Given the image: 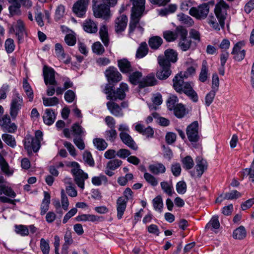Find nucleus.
<instances>
[{
    "label": "nucleus",
    "instance_id": "9b49d317",
    "mask_svg": "<svg viewBox=\"0 0 254 254\" xmlns=\"http://www.w3.org/2000/svg\"><path fill=\"white\" fill-rule=\"evenodd\" d=\"M128 86L126 83H122L120 86L116 91L108 95L107 99L109 100H116L117 99L120 100L124 99L126 97V92L128 91Z\"/></svg>",
    "mask_w": 254,
    "mask_h": 254
},
{
    "label": "nucleus",
    "instance_id": "bf43d9fd",
    "mask_svg": "<svg viewBox=\"0 0 254 254\" xmlns=\"http://www.w3.org/2000/svg\"><path fill=\"white\" fill-rule=\"evenodd\" d=\"M40 249L43 254H49L50 251V246L48 241L42 238L40 240Z\"/></svg>",
    "mask_w": 254,
    "mask_h": 254
},
{
    "label": "nucleus",
    "instance_id": "69168bd1",
    "mask_svg": "<svg viewBox=\"0 0 254 254\" xmlns=\"http://www.w3.org/2000/svg\"><path fill=\"white\" fill-rule=\"evenodd\" d=\"M71 131L75 137L81 136L83 133L82 127L78 124H74L71 127Z\"/></svg>",
    "mask_w": 254,
    "mask_h": 254
},
{
    "label": "nucleus",
    "instance_id": "f257e3e1",
    "mask_svg": "<svg viewBox=\"0 0 254 254\" xmlns=\"http://www.w3.org/2000/svg\"><path fill=\"white\" fill-rule=\"evenodd\" d=\"M229 6L223 0H221L215 5V13L216 18L214 16H209L208 23L215 30H220L224 29L225 20L227 16V10Z\"/></svg>",
    "mask_w": 254,
    "mask_h": 254
},
{
    "label": "nucleus",
    "instance_id": "7c9ffc66",
    "mask_svg": "<svg viewBox=\"0 0 254 254\" xmlns=\"http://www.w3.org/2000/svg\"><path fill=\"white\" fill-rule=\"evenodd\" d=\"M181 163L183 167L186 170L192 169L194 165L193 160L190 156L188 155L181 158Z\"/></svg>",
    "mask_w": 254,
    "mask_h": 254
},
{
    "label": "nucleus",
    "instance_id": "5fc2aeb1",
    "mask_svg": "<svg viewBox=\"0 0 254 254\" xmlns=\"http://www.w3.org/2000/svg\"><path fill=\"white\" fill-rule=\"evenodd\" d=\"M2 139L7 145L12 147L16 145L15 140L11 135L3 134L2 135Z\"/></svg>",
    "mask_w": 254,
    "mask_h": 254
},
{
    "label": "nucleus",
    "instance_id": "13d9d810",
    "mask_svg": "<svg viewBox=\"0 0 254 254\" xmlns=\"http://www.w3.org/2000/svg\"><path fill=\"white\" fill-rule=\"evenodd\" d=\"M223 194L224 199L228 200L237 199L241 196V193L236 190H232Z\"/></svg>",
    "mask_w": 254,
    "mask_h": 254
},
{
    "label": "nucleus",
    "instance_id": "774afa93",
    "mask_svg": "<svg viewBox=\"0 0 254 254\" xmlns=\"http://www.w3.org/2000/svg\"><path fill=\"white\" fill-rule=\"evenodd\" d=\"M172 174L175 177L179 176L182 171L181 165L178 163H176L172 165L171 167Z\"/></svg>",
    "mask_w": 254,
    "mask_h": 254
},
{
    "label": "nucleus",
    "instance_id": "0eeeda50",
    "mask_svg": "<svg viewBox=\"0 0 254 254\" xmlns=\"http://www.w3.org/2000/svg\"><path fill=\"white\" fill-rule=\"evenodd\" d=\"M209 7L207 4L203 3L197 7H191L189 13L198 19H204L209 12Z\"/></svg>",
    "mask_w": 254,
    "mask_h": 254
},
{
    "label": "nucleus",
    "instance_id": "1a4fd4ad",
    "mask_svg": "<svg viewBox=\"0 0 254 254\" xmlns=\"http://www.w3.org/2000/svg\"><path fill=\"white\" fill-rule=\"evenodd\" d=\"M186 133L190 142H196L198 140V123L197 121H194L187 127Z\"/></svg>",
    "mask_w": 254,
    "mask_h": 254
},
{
    "label": "nucleus",
    "instance_id": "cd10ccee",
    "mask_svg": "<svg viewBox=\"0 0 254 254\" xmlns=\"http://www.w3.org/2000/svg\"><path fill=\"white\" fill-rule=\"evenodd\" d=\"M107 106L108 109L114 116H121L123 115L122 109L118 104L115 102H108L107 103Z\"/></svg>",
    "mask_w": 254,
    "mask_h": 254
},
{
    "label": "nucleus",
    "instance_id": "de8ad7c7",
    "mask_svg": "<svg viewBox=\"0 0 254 254\" xmlns=\"http://www.w3.org/2000/svg\"><path fill=\"white\" fill-rule=\"evenodd\" d=\"M0 192H1L0 195L3 193L5 195L11 197H14L16 195L15 193L10 188L4 185L0 186Z\"/></svg>",
    "mask_w": 254,
    "mask_h": 254
},
{
    "label": "nucleus",
    "instance_id": "603ef678",
    "mask_svg": "<svg viewBox=\"0 0 254 254\" xmlns=\"http://www.w3.org/2000/svg\"><path fill=\"white\" fill-rule=\"evenodd\" d=\"M107 182V178L105 175H101L98 177H94L92 179V183L95 186H100L102 184V182L106 183Z\"/></svg>",
    "mask_w": 254,
    "mask_h": 254
},
{
    "label": "nucleus",
    "instance_id": "09e8293b",
    "mask_svg": "<svg viewBox=\"0 0 254 254\" xmlns=\"http://www.w3.org/2000/svg\"><path fill=\"white\" fill-rule=\"evenodd\" d=\"M161 187L163 191L169 196L173 195V187L172 185L169 184L167 182H162L160 183Z\"/></svg>",
    "mask_w": 254,
    "mask_h": 254
},
{
    "label": "nucleus",
    "instance_id": "f03ea898",
    "mask_svg": "<svg viewBox=\"0 0 254 254\" xmlns=\"http://www.w3.org/2000/svg\"><path fill=\"white\" fill-rule=\"evenodd\" d=\"M71 166L73 168L71 172L74 176V180L76 185L82 190L84 189V181L88 176L80 169L79 164L75 162L71 163Z\"/></svg>",
    "mask_w": 254,
    "mask_h": 254
},
{
    "label": "nucleus",
    "instance_id": "a878e982",
    "mask_svg": "<svg viewBox=\"0 0 254 254\" xmlns=\"http://www.w3.org/2000/svg\"><path fill=\"white\" fill-rule=\"evenodd\" d=\"M83 26L84 30L87 32L94 33L97 31L96 24L90 19L86 20Z\"/></svg>",
    "mask_w": 254,
    "mask_h": 254
},
{
    "label": "nucleus",
    "instance_id": "a19ab883",
    "mask_svg": "<svg viewBox=\"0 0 254 254\" xmlns=\"http://www.w3.org/2000/svg\"><path fill=\"white\" fill-rule=\"evenodd\" d=\"M93 143L97 149L99 150H104L108 146L107 143L101 138H95L93 140Z\"/></svg>",
    "mask_w": 254,
    "mask_h": 254
},
{
    "label": "nucleus",
    "instance_id": "423d86ee",
    "mask_svg": "<svg viewBox=\"0 0 254 254\" xmlns=\"http://www.w3.org/2000/svg\"><path fill=\"white\" fill-rule=\"evenodd\" d=\"M176 31L181 36L179 46L183 51H186L190 49L191 44V40L187 38L188 31L181 26L176 28Z\"/></svg>",
    "mask_w": 254,
    "mask_h": 254
},
{
    "label": "nucleus",
    "instance_id": "bb28decb",
    "mask_svg": "<svg viewBox=\"0 0 254 254\" xmlns=\"http://www.w3.org/2000/svg\"><path fill=\"white\" fill-rule=\"evenodd\" d=\"M44 198L41 205V214L44 215L48 210L50 203V194L47 191H44Z\"/></svg>",
    "mask_w": 254,
    "mask_h": 254
},
{
    "label": "nucleus",
    "instance_id": "f3484780",
    "mask_svg": "<svg viewBox=\"0 0 254 254\" xmlns=\"http://www.w3.org/2000/svg\"><path fill=\"white\" fill-rule=\"evenodd\" d=\"M105 75L108 81L118 82L122 79V75L114 67H110L106 70Z\"/></svg>",
    "mask_w": 254,
    "mask_h": 254
},
{
    "label": "nucleus",
    "instance_id": "393cba45",
    "mask_svg": "<svg viewBox=\"0 0 254 254\" xmlns=\"http://www.w3.org/2000/svg\"><path fill=\"white\" fill-rule=\"evenodd\" d=\"M43 118L44 122L46 125H51L55 122L56 115L52 109H47Z\"/></svg>",
    "mask_w": 254,
    "mask_h": 254
},
{
    "label": "nucleus",
    "instance_id": "052dcab7",
    "mask_svg": "<svg viewBox=\"0 0 254 254\" xmlns=\"http://www.w3.org/2000/svg\"><path fill=\"white\" fill-rule=\"evenodd\" d=\"M55 50L57 56L60 60H64L65 58V54L64 53L62 46L60 44L57 43L56 44Z\"/></svg>",
    "mask_w": 254,
    "mask_h": 254
},
{
    "label": "nucleus",
    "instance_id": "6ab92c4d",
    "mask_svg": "<svg viewBox=\"0 0 254 254\" xmlns=\"http://www.w3.org/2000/svg\"><path fill=\"white\" fill-rule=\"evenodd\" d=\"M127 19L126 15H122L115 20V28L117 33L124 31L127 26Z\"/></svg>",
    "mask_w": 254,
    "mask_h": 254
},
{
    "label": "nucleus",
    "instance_id": "79ce46f5",
    "mask_svg": "<svg viewBox=\"0 0 254 254\" xmlns=\"http://www.w3.org/2000/svg\"><path fill=\"white\" fill-rule=\"evenodd\" d=\"M122 164V161L120 160L116 159L110 160L108 162L106 166V169L111 170H115L119 168Z\"/></svg>",
    "mask_w": 254,
    "mask_h": 254
},
{
    "label": "nucleus",
    "instance_id": "473e14b6",
    "mask_svg": "<svg viewBox=\"0 0 254 254\" xmlns=\"http://www.w3.org/2000/svg\"><path fill=\"white\" fill-rule=\"evenodd\" d=\"M246 236V231L243 226H240L235 229L233 234V237L235 239L242 240Z\"/></svg>",
    "mask_w": 254,
    "mask_h": 254
},
{
    "label": "nucleus",
    "instance_id": "a18cd8bd",
    "mask_svg": "<svg viewBox=\"0 0 254 254\" xmlns=\"http://www.w3.org/2000/svg\"><path fill=\"white\" fill-rule=\"evenodd\" d=\"M179 20L184 24L188 26H191L193 23V21L189 16L181 13L178 15Z\"/></svg>",
    "mask_w": 254,
    "mask_h": 254
},
{
    "label": "nucleus",
    "instance_id": "ddd939ff",
    "mask_svg": "<svg viewBox=\"0 0 254 254\" xmlns=\"http://www.w3.org/2000/svg\"><path fill=\"white\" fill-rule=\"evenodd\" d=\"M89 0H79L73 6V11L78 17H82L86 11Z\"/></svg>",
    "mask_w": 254,
    "mask_h": 254
},
{
    "label": "nucleus",
    "instance_id": "2eb2a0df",
    "mask_svg": "<svg viewBox=\"0 0 254 254\" xmlns=\"http://www.w3.org/2000/svg\"><path fill=\"white\" fill-rule=\"evenodd\" d=\"M182 72L177 74L173 79V86L176 92L182 93L184 92L186 82H185L184 79L185 78L182 76Z\"/></svg>",
    "mask_w": 254,
    "mask_h": 254
},
{
    "label": "nucleus",
    "instance_id": "37998d69",
    "mask_svg": "<svg viewBox=\"0 0 254 254\" xmlns=\"http://www.w3.org/2000/svg\"><path fill=\"white\" fill-rule=\"evenodd\" d=\"M178 33L176 31L174 32L172 31H166L163 33V37L168 42L173 41L175 40L178 37Z\"/></svg>",
    "mask_w": 254,
    "mask_h": 254
},
{
    "label": "nucleus",
    "instance_id": "dca6fc26",
    "mask_svg": "<svg viewBox=\"0 0 254 254\" xmlns=\"http://www.w3.org/2000/svg\"><path fill=\"white\" fill-rule=\"evenodd\" d=\"M21 103L22 99L19 97H16L12 100L9 113L13 120L16 118L18 111L21 108Z\"/></svg>",
    "mask_w": 254,
    "mask_h": 254
},
{
    "label": "nucleus",
    "instance_id": "20e7f679",
    "mask_svg": "<svg viewBox=\"0 0 254 254\" xmlns=\"http://www.w3.org/2000/svg\"><path fill=\"white\" fill-rule=\"evenodd\" d=\"M144 5L138 4L135 6L133 5L132 8L131 20L129 23V33L132 32L137 24L144 10Z\"/></svg>",
    "mask_w": 254,
    "mask_h": 254
},
{
    "label": "nucleus",
    "instance_id": "412c9836",
    "mask_svg": "<svg viewBox=\"0 0 254 254\" xmlns=\"http://www.w3.org/2000/svg\"><path fill=\"white\" fill-rule=\"evenodd\" d=\"M160 58L162 59L166 62H168L169 64H170V62L175 63L177 60V54L173 50H167L165 52L164 56L158 57V59Z\"/></svg>",
    "mask_w": 254,
    "mask_h": 254
},
{
    "label": "nucleus",
    "instance_id": "72a5a7b5",
    "mask_svg": "<svg viewBox=\"0 0 254 254\" xmlns=\"http://www.w3.org/2000/svg\"><path fill=\"white\" fill-rule=\"evenodd\" d=\"M15 28L16 30V35L18 37V40H20V38H22L24 33L25 32V28L23 22L20 19L17 20V23L15 26Z\"/></svg>",
    "mask_w": 254,
    "mask_h": 254
},
{
    "label": "nucleus",
    "instance_id": "f704fd0d",
    "mask_svg": "<svg viewBox=\"0 0 254 254\" xmlns=\"http://www.w3.org/2000/svg\"><path fill=\"white\" fill-rule=\"evenodd\" d=\"M64 244L63 246V249L66 251L68 246L70 245L73 243L72 233L70 230H66L64 236Z\"/></svg>",
    "mask_w": 254,
    "mask_h": 254
},
{
    "label": "nucleus",
    "instance_id": "aec40b11",
    "mask_svg": "<svg viewBox=\"0 0 254 254\" xmlns=\"http://www.w3.org/2000/svg\"><path fill=\"white\" fill-rule=\"evenodd\" d=\"M157 83V80L155 78L153 73L149 74L139 83V87L144 88L146 86H154Z\"/></svg>",
    "mask_w": 254,
    "mask_h": 254
},
{
    "label": "nucleus",
    "instance_id": "338daca9",
    "mask_svg": "<svg viewBox=\"0 0 254 254\" xmlns=\"http://www.w3.org/2000/svg\"><path fill=\"white\" fill-rule=\"evenodd\" d=\"M61 202L63 208L65 210H67L69 202L67 197L65 195L64 190H62L61 191Z\"/></svg>",
    "mask_w": 254,
    "mask_h": 254
},
{
    "label": "nucleus",
    "instance_id": "c85d7f7f",
    "mask_svg": "<svg viewBox=\"0 0 254 254\" xmlns=\"http://www.w3.org/2000/svg\"><path fill=\"white\" fill-rule=\"evenodd\" d=\"M148 169L152 174L158 175L164 173L166 171V168L162 163H157L149 166Z\"/></svg>",
    "mask_w": 254,
    "mask_h": 254
},
{
    "label": "nucleus",
    "instance_id": "8fccbe9b",
    "mask_svg": "<svg viewBox=\"0 0 254 254\" xmlns=\"http://www.w3.org/2000/svg\"><path fill=\"white\" fill-rule=\"evenodd\" d=\"M141 76L142 73L140 72L136 71L133 72L129 76V81L133 84L136 85L138 83L139 84V80Z\"/></svg>",
    "mask_w": 254,
    "mask_h": 254
},
{
    "label": "nucleus",
    "instance_id": "c756f323",
    "mask_svg": "<svg viewBox=\"0 0 254 254\" xmlns=\"http://www.w3.org/2000/svg\"><path fill=\"white\" fill-rule=\"evenodd\" d=\"M118 65L121 71L124 73H128L132 70L129 62L126 59H122L118 61Z\"/></svg>",
    "mask_w": 254,
    "mask_h": 254
},
{
    "label": "nucleus",
    "instance_id": "6e6d98bb",
    "mask_svg": "<svg viewBox=\"0 0 254 254\" xmlns=\"http://www.w3.org/2000/svg\"><path fill=\"white\" fill-rule=\"evenodd\" d=\"M20 4L18 2L13 3L9 7L10 14L12 16L18 15L20 14Z\"/></svg>",
    "mask_w": 254,
    "mask_h": 254
},
{
    "label": "nucleus",
    "instance_id": "4d7b16f0",
    "mask_svg": "<svg viewBox=\"0 0 254 254\" xmlns=\"http://www.w3.org/2000/svg\"><path fill=\"white\" fill-rule=\"evenodd\" d=\"M144 178L146 181L152 186H156L158 185L157 179L148 173H145Z\"/></svg>",
    "mask_w": 254,
    "mask_h": 254
},
{
    "label": "nucleus",
    "instance_id": "2f4dec72",
    "mask_svg": "<svg viewBox=\"0 0 254 254\" xmlns=\"http://www.w3.org/2000/svg\"><path fill=\"white\" fill-rule=\"evenodd\" d=\"M220 226L218 216H213L210 221L206 225L205 230L208 231L209 229H218Z\"/></svg>",
    "mask_w": 254,
    "mask_h": 254
},
{
    "label": "nucleus",
    "instance_id": "e2e57ef3",
    "mask_svg": "<svg viewBox=\"0 0 254 254\" xmlns=\"http://www.w3.org/2000/svg\"><path fill=\"white\" fill-rule=\"evenodd\" d=\"M176 190L180 194H184L187 191V185L183 181H180L176 185Z\"/></svg>",
    "mask_w": 254,
    "mask_h": 254
},
{
    "label": "nucleus",
    "instance_id": "6e6552de",
    "mask_svg": "<svg viewBox=\"0 0 254 254\" xmlns=\"http://www.w3.org/2000/svg\"><path fill=\"white\" fill-rule=\"evenodd\" d=\"M109 7L110 6H108L104 3L95 5L93 6L94 15L97 18H108L110 16V10Z\"/></svg>",
    "mask_w": 254,
    "mask_h": 254
},
{
    "label": "nucleus",
    "instance_id": "c9c22d12",
    "mask_svg": "<svg viewBox=\"0 0 254 254\" xmlns=\"http://www.w3.org/2000/svg\"><path fill=\"white\" fill-rule=\"evenodd\" d=\"M162 43V39L158 36H154L150 38L149 45L152 49H157Z\"/></svg>",
    "mask_w": 254,
    "mask_h": 254
},
{
    "label": "nucleus",
    "instance_id": "e433bc0d",
    "mask_svg": "<svg viewBox=\"0 0 254 254\" xmlns=\"http://www.w3.org/2000/svg\"><path fill=\"white\" fill-rule=\"evenodd\" d=\"M208 69L207 67V62L203 61L202 64L201 71L199 76V80L202 82H205L207 79Z\"/></svg>",
    "mask_w": 254,
    "mask_h": 254
},
{
    "label": "nucleus",
    "instance_id": "39448f33",
    "mask_svg": "<svg viewBox=\"0 0 254 254\" xmlns=\"http://www.w3.org/2000/svg\"><path fill=\"white\" fill-rule=\"evenodd\" d=\"M159 69L156 72V76L160 80L166 79L171 74L170 69L171 64L166 62L162 59H158Z\"/></svg>",
    "mask_w": 254,
    "mask_h": 254
},
{
    "label": "nucleus",
    "instance_id": "864d4df0",
    "mask_svg": "<svg viewBox=\"0 0 254 254\" xmlns=\"http://www.w3.org/2000/svg\"><path fill=\"white\" fill-rule=\"evenodd\" d=\"M92 50L93 53L98 55L103 54L105 52L104 47L99 42H95L93 45Z\"/></svg>",
    "mask_w": 254,
    "mask_h": 254
},
{
    "label": "nucleus",
    "instance_id": "4c0bfd02",
    "mask_svg": "<svg viewBox=\"0 0 254 254\" xmlns=\"http://www.w3.org/2000/svg\"><path fill=\"white\" fill-rule=\"evenodd\" d=\"M148 53L147 45L146 43H142L138 49L136 57L137 58H142L147 55Z\"/></svg>",
    "mask_w": 254,
    "mask_h": 254
},
{
    "label": "nucleus",
    "instance_id": "9d476101",
    "mask_svg": "<svg viewBox=\"0 0 254 254\" xmlns=\"http://www.w3.org/2000/svg\"><path fill=\"white\" fill-rule=\"evenodd\" d=\"M40 146V141L38 139H34L32 136L27 135L24 141V148L28 153H31L32 150L37 152Z\"/></svg>",
    "mask_w": 254,
    "mask_h": 254
},
{
    "label": "nucleus",
    "instance_id": "5701e85b",
    "mask_svg": "<svg viewBox=\"0 0 254 254\" xmlns=\"http://www.w3.org/2000/svg\"><path fill=\"white\" fill-rule=\"evenodd\" d=\"M172 111H173L174 115L179 119L184 117L188 113L187 109L182 103L177 104L176 107Z\"/></svg>",
    "mask_w": 254,
    "mask_h": 254
},
{
    "label": "nucleus",
    "instance_id": "7ed1b4c3",
    "mask_svg": "<svg viewBox=\"0 0 254 254\" xmlns=\"http://www.w3.org/2000/svg\"><path fill=\"white\" fill-rule=\"evenodd\" d=\"M132 191L130 189L127 188L124 191L125 197H120L117 201V217L119 219L122 218L127 207V203L129 198L131 196Z\"/></svg>",
    "mask_w": 254,
    "mask_h": 254
},
{
    "label": "nucleus",
    "instance_id": "0e129e2a",
    "mask_svg": "<svg viewBox=\"0 0 254 254\" xmlns=\"http://www.w3.org/2000/svg\"><path fill=\"white\" fill-rule=\"evenodd\" d=\"M216 91L215 90H211L207 93L205 98V103L207 106H209L213 102L215 96Z\"/></svg>",
    "mask_w": 254,
    "mask_h": 254
},
{
    "label": "nucleus",
    "instance_id": "c03bdc74",
    "mask_svg": "<svg viewBox=\"0 0 254 254\" xmlns=\"http://www.w3.org/2000/svg\"><path fill=\"white\" fill-rule=\"evenodd\" d=\"M100 35L102 42L105 46H107L109 42L108 34L107 27L103 26L100 29Z\"/></svg>",
    "mask_w": 254,
    "mask_h": 254
},
{
    "label": "nucleus",
    "instance_id": "f8f14e48",
    "mask_svg": "<svg viewBox=\"0 0 254 254\" xmlns=\"http://www.w3.org/2000/svg\"><path fill=\"white\" fill-rule=\"evenodd\" d=\"M207 163L206 161L202 158H197L196 165L195 167L196 171H190V175L192 177L200 178L204 171L207 169Z\"/></svg>",
    "mask_w": 254,
    "mask_h": 254
},
{
    "label": "nucleus",
    "instance_id": "a211bd4d",
    "mask_svg": "<svg viewBox=\"0 0 254 254\" xmlns=\"http://www.w3.org/2000/svg\"><path fill=\"white\" fill-rule=\"evenodd\" d=\"M192 84V82H187L183 93L185 94L193 102L196 103L198 101V96L193 89Z\"/></svg>",
    "mask_w": 254,
    "mask_h": 254
},
{
    "label": "nucleus",
    "instance_id": "58836bf2",
    "mask_svg": "<svg viewBox=\"0 0 254 254\" xmlns=\"http://www.w3.org/2000/svg\"><path fill=\"white\" fill-rule=\"evenodd\" d=\"M152 202L154 208L160 212H162L163 202L161 196L160 195L157 196L153 199Z\"/></svg>",
    "mask_w": 254,
    "mask_h": 254
},
{
    "label": "nucleus",
    "instance_id": "3c124183",
    "mask_svg": "<svg viewBox=\"0 0 254 254\" xmlns=\"http://www.w3.org/2000/svg\"><path fill=\"white\" fill-rule=\"evenodd\" d=\"M83 158L84 162L90 166L93 167L94 166V161L90 152L85 151L83 154Z\"/></svg>",
    "mask_w": 254,
    "mask_h": 254
},
{
    "label": "nucleus",
    "instance_id": "4468645a",
    "mask_svg": "<svg viewBox=\"0 0 254 254\" xmlns=\"http://www.w3.org/2000/svg\"><path fill=\"white\" fill-rule=\"evenodd\" d=\"M43 75L46 85H57V82L55 80V71L53 68L45 65L43 67Z\"/></svg>",
    "mask_w": 254,
    "mask_h": 254
},
{
    "label": "nucleus",
    "instance_id": "4be33fe9",
    "mask_svg": "<svg viewBox=\"0 0 254 254\" xmlns=\"http://www.w3.org/2000/svg\"><path fill=\"white\" fill-rule=\"evenodd\" d=\"M120 136L122 141L130 148L136 150L137 147L131 137L127 132H121Z\"/></svg>",
    "mask_w": 254,
    "mask_h": 254
},
{
    "label": "nucleus",
    "instance_id": "49530a36",
    "mask_svg": "<svg viewBox=\"0 0 254 254\" xmlns=\"http://www.w3.org/2000/svg\"><path fill=\"white\" fill-rule=\"evenodd\" d=\"M178 102V98L176 95H171L167 101V106L169 110L172 111L176 107V103Z\"/></svg>",
    "mask_w": 254,
    "mask_h": 254
},
{
    "label": "nucleus",
    "instance_id": "b1692460",
    "mask_svg": "<svg viewBox=\"0 0 254 254\" xmlns=\"http://www.w3.org/2000/svg\"><path fill=\"white\" fill-rule=\"evenodd\" d=\"M102 217H99L93 214H82L77 216L75 219L77 221H90L94 222L100 220Z\"/></svg>",
    "mask_w": 254,
    "mask_h": 254
},
{
    "label": "nucleus",
    "instance_id": "ea45409f",
    "mask_svg": "<svg viewBox=\"0 0 254 254\" xmlns=\"http://www.w3.org/2000/svg\"><path fill=\"white\" fill-rule=\"evenodd\" d=\"M43 103L45 106H53L59 104V100L56 97L52 98L43 97Z\"/></svg>",
    "mask_w": 254,
    "mask_h": 254
},
{
    "label": "nucleus",
    "instance_id": "680f3d73",
    "mask_svg": "<svg viewBox=\"0 0 254 254\" xmlns=\"http://www.w3.org/2000/svg\"><path fill=\"white\" fill-rule=\"evenodd\" d=\"M15 231L17 234L21 236H27L29 234V231L27 227L24 225L15 226Z\"/></svg>",
    "mask_w": 254,
    "mask_h": 254
}]
</instances>
